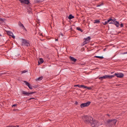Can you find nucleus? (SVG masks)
Returning a JSON list of instances; mask_svg holds the SVG:
<instances>
[{"label": "nucleus", "instance_id": "8", "mask_svg": "<svg viewBox=\"0 0 127 127\" xmlns=\"http://www.w3.org/2000/svg\"><path fill=\"white\" fill-rule=\"evenodd\" d=\"M116 19L114 18L113 19V23L117 27H119V22L116 21Z\"/></svg>", "mask_w": 127, "mask_h": 127}, {"label": "nucleus", "instance_id": "37", "mask_svg": "<svg viewBox=\"0 0 127 127\" xmlns=\"http://www.w3.org/2000/svg\"><path fill=\"white\" fill-rule=\"evenodd\" d=\"M28 72V70H24V73L27 72Z\"/></svg>", "mask_w": 127, "mask_h": 127}, {"label": "nucleus", "instance_id": "35", "mask_svg": "<svg viewBox=\"0 0 127 127\" xmlns=\"http://www.w3.org/2000/svg\"><path fill=\"white\" fill-rule=\"evenodd\" d=\"M86 88H87L89 90H90L91 89V87H87Z\"/></svg>", "mask_w": 127, "mask_h": 127}, {"label": "nucleus", "instance_id": "3", "mask_svg": "<svg viewBox=\"0 0 127 127\" xmlns=\"http://www.w3.org/2000/svg\"><path fill=\"white\" fill-rule=\"evenodd\" d=\"M114 77V75H105L103 76L100 77L99 79L102 80L104 79H106L107 78H111Z\"/></svg>", "mask_w": 127, "mask_h": 127}, {"label": "nucleus", "instance_id": "33", "mask_svg": "<svg viewBox=\"0 0 127 127\" xmlns=\"http://www.w3.org/2000/svg\"><path fill=\"white\" fill-rule=\"evenodd\" d=\"M11 36L14 39L15 38V36L13 34V35H12Z\"/></svg>", "mask_w": 127, "mask_h": 127}, {"label": "nucleus", "instance_id": "22", "mask_svg": "<svg viewBox=\"0 0 127 127\" xmlns=\"http://www.w3.org/2000/svg\"><path fill=\"white\" fill-rule=\"evenodd\" d=\"M100 22L99 20H96L95 21L94 23H99Z\"/></svg>", "mask_w": 127, "mask_h": 127}, {"label": "nucleus", "instance_id": "23", "mask_svg": "<svg viewBox=\"0 0 127 127\" xmlns=\"http://www.w3.org/2000/svg\"><path fill=\"white\" fill-rule=\"evenodd\" d=\"M76 29L79 31H80L82 32H83V31L79 27H77L76 28Z\"/></svg>", "mask_w": 127, "mask_h": 127}, {"label": "nucleus", "instance_id": "13", "mask_svg": "<svg viewBox=\"0 0 127 127\" xmlns=\"http://www.w3.org/2000/svg\"><path fill=\"white\" fill-rule=\"evenodd\" d=\"M70 59L71 60L75 62L77 60L76 59L74 58L73 57L70 56Z\"/></svg>", "mask_w": 127, "mask_h": 127}, {"label": "nucleus", "instance_id": "34", "mask_svg": "<svg viewBox=\"0 0 127 127\" xmlns=\"http://www.w3.org/2000/svg\"><path fill=\"white\" fill-rule=\"evenodd\" d=\"M120 25L121 27H122L123 26V24H121Z\"/></svg>", "mask_w": 127, "mask_h": 127}, {"label": "nucleus", "instance_id": "41", "mask_svg": "<svg viewBox=\"0 0 127 127\" xmlns=\"http://www.w3.org/2000/svg\"><path fill=\"white\" fill-rule=\"evenodd\" d=\"M58 40V39H55V41H57Z\"/></svg>", "mask_w": 127, "mask_h": 127}, {"label": "nucleus", "instance_id": "1", "mask_svg": "<svg viewBox=\"0 0 127 127\" xmlns=\"http://www.w3.org/2000/svg\"><path fill=\"white\" fill-rule=\"evenodd\" d=\"M91 118V120L92 119L93 120V118H91L90 117H89L88 116H85L83 117V118L85 122L86 123H88L90 125H91L92 127H97L99 125V123L96 121L93 120L92 122H90V120L88 119L90 118Z\"/></svg>", "mask_w": 127, "mask_h": 127}, {"label": "nucleus", "instance_id": "6", "mask_svg": "<svg viewBox=\"0 0 127 127\" xmlns=\"http://www.w3.org/2000/svg\"><path fill=\"white\" fill-rule=\"evenodd\" d=\"M24 46L29 47L30 46V43L29 41L24 39Z\"/></svg>", "mask_w": 127, "mask_h": 127}, {"label": "nucleus", "instance_id": "18", "mask_svg": "<svg viewBox=\"0 0 127 127\" xmlns=\"http://www.w3.org/2000/svg\"><path fill=\"white\" fill-rule=\"evenodd\" d=\"M74 18V16H72L71 14L69 15L68 17V18L69 19H71Z\"/></svg>", "mask_w": 127, "mask_h": 127}, {"label": "nucleus", "instance_id": "7", "mask_svg": "<svg viewBox=\"0 0 127 127\" xmlns=\"http://www.w3.org/2000/svg\"><path fill=\"white\" fill-rule=\"evenodd\" d=\"M35 93V92H28L26 91H24V95H26L28 96H31V95L32 94Z\"/></svg>", "mask_w": 127, "mask_h": 127}, {"label": "nucleus", "instance_id": "19", "mask_svg": "<svg viewBox=\"0 0 127 127\" xmlns=\"http://www.w3.org/2000/svg\"><path fill=\"white\" fill-rule=\"evenodd\" d=\"M90 37L88 36L87 38L85 39V40L88 43L89 42V41L90 39Z\"/></svg>", "mask_w": 127, "mask_h": 127}, {"label": "nucleus", "instance_id": "21", "mask_svg": "<svg viewBox=\"0 0 127 127\" xmlns=\"http://www.w3.org/2000/svg\"><path fill=\"white\" fill-rule=\"evenodd\" d=\"M43 78V77L41 76L38 78L37 79H36V80L38 81H40L41 80H42Z\"/></svg>", "mask_w": 127, "mask_h": 127}, {"label": "nucleus", "instance_id": "30", "mask_svg": "<svg viewBox=\"0 0 127 127\" xmlns=\"http://www.w3.org/2000/svg\"><path fill=\"white\" fill-rule=\"evenodd\" d=\"M22 3H24V0H19Z\"/></svg>", "mask_w": 127, "mask_h": 127}, {"label": "nucleus", "instance_id": "12", "mask_svg": "<svg viewBox=\"0 0 127 127\" xmlns=\"http://www.w3.org/2000/svg\"><path fill=\"white\" fill-rule=\"evenodd\" d=\"M44 62L43 59L42 58L39 59V60L38 61V64H42Z\"/></svg>", "mask_w": 127, "mask_h": 127}, {"label": "nucleus", "instance_id": "43", "mask_svg": "<svg viewBox=\"0 0 127 127\" xmlns=\"http://www.w3.org/2000/svg\"><path fill=\"white\" fill-rule=\"evenodd\" d=\"M24 73V71H22V73Z\"/></svg>", "mask_w": 127, "mask_h": 127}, {"label": "nucleus", "instance_id": "36", "mask_svg": "<svg viewBox=\"0 0 127 127\" xmlns=\"http://www.w3.org/2000/svg\"><path fill=\"white\" fill-rule=\"evenodd\" d=\"M16 105H17V104H14L13 105H12V107H13L14 106H16Z\"/></svg>", "mask_w": 127, "mask_h": 127}, {"label": "nucleus", "instance_id": "15", "mask_svg": "<svg viewBox=\"0 0 127 127\" xmlns=\"http://www.w3.org/2000/svg\"><path fill=\"white\" fill-rule=\"evenodd\" d=\"M18 25L20 27H22L23 28L24 27L23 24H22L20 21L18 22Z\"/></svg>", "mask_w": 127, "mask_h": 127}, {"label": "nucleus", "instance_id": "2", "mask_svg": "<svg viewBox=\"0 0 127 127\" xmlns=\"http://www.w3.org/2000/svg\"><path fill=\"white\" fill-rule=\"evenodd\" d=\"M117 120L115 119L109 120L107 122V125L109 126H112V125H115Z\"/></svg>", "mask_w": 127, "mask_h": 127}, {"label": "nucleus", "instance_id": "24", "mask_svg": "<svg viewBox=\"0 0 127 127\" xmlns=\"http://www.w3.org/2000/svg\"><path fill=\"white\" fill-rule=\"evenodd\" d=\"M80 86H81V88L82 87V88H86L87 87V86H85L83 85H81Z\"/></svg>", "mask_w": 127, "mask_h": 127}, {"label": "nucleus", "instance_id": "31", "mask_svg": "<svg viewBox=\"0 0 127 127\" xmlns=\"http://www.w3.org/2000/svg\"><path fill=\"white\" fill-rule=\"evenodd\" d=\"M34 99V97H31L30 98H29L28 99V100H31V99Z\"/></svg>", "mask_w": 127, "mask_h": 127}, {"label": "nucleus", "instance_id": "11", "mask_svg": "<svg viewBox=\"0 0 127 127\" xmlns=\"http://www.w3.org/2000/svg\"><path fill=\"white\" fill-rule=\"evenodd\" d=\"M31 6H28L27 8V10H28V12L29 13H32L31 11L32 10V8L31 7Z\"/></svg>", "mask_w": 127, "mask_h": 127}, {"label": "nucleus", "instance_id": "28", "mask_svg": "<svg viewBox=\"0 0 127 127\" xmlns=\"http://www.w3.org/2000/svg\"><path fill=\"white\" fill-rule=\"evenodd\" d=\"M21 40L22 42V45H23V43H24V39H21Z\"/></svg>", "mask_w": 127, "mask_h": 127}, {"label": "nucleus", "instance_id": "9", "mask_svg": "<svg viewBox=\"0 0 127 127\" xmlns=\"http://www.w3.org/2000/svg\"><path fill=\"white\" fill-rule=\"evenodd\" d=\"M24 83L31 90H32V86L29 83L27 82L24 81Z\"/></svg>", "mask_w": 127, "mask_h": 127}, {"label": "nucleus", "instance_id": "39", "mask_svg": "<svg viewBox=\"0 0 127 127\" xmlns=\"http://www.w3.org/2000/svg\"><path fill=\"white\" fill-rule=\"evenodd\" d=\"M75 104H78V102H75Z\"/></svg>", "mask_w": 127, "mask_h": 127}, {"label": "nucleus", "instance_id": "45", "mask_svg": "<svg viewBox=\"0 0 127 127\" xmlns=\"http://www.w3.org/2000/svg\"><path fill=\"white\" fill-rule=\"evenodd\" d=\"M1 36V35L0 34V36Z\"/></svg>", "mask_w": 127, "mask_h": 127}, {"label": "nucleus", "instance_id": "40", "mask_svg": "<svg viewBox=\"0 0 127 127\" xmlns=\"http://www.w3.org/2000/svg\"><path fill=\"white\" fill-rule=\"evenodd\" d=\"M2 73H0V76H1V75H2Z\"/></svg>", "mask_w": 127, "mask_h": 127}, {"label": "nucleus", "instance_id": "20", "mask_svg": "<svg viewBox=\"0 0 127 127\" xmlns=\"http://www.w3.org/2000/svg\"><path fill=\"white\" fill-rule=\"evenodd\" d=\"M94 57L100 58V59H102L104 58V57L103 56H95Z\"/></svg>", "mask_w": 127, "mask_h": 127}, {"label": "nucleus", "instance_id": "10", "mask_svg": "<svg viewBox=\"0 0 127 127\" xmlns=\"http://www.w3.org/2000/svg\"><path fill=\"white\" fill-rule=\"evenodd\" d=\"M24 4L27 5L28 6H31L32 5L30 3L29 0H24Z\"/></svg>", "mask_w": 127, "mask_h": 127}, {"label": "nucleus", "instance_id": "25", "mask_svg": "<svg viewBox=\"0 0 127 127\" xmlns=\"http://www.w3.org/2000/svg\"><path fill=\"white\" fill-rule=\"evenodd\" d=\"M19 127V126L18 125H16L15 126H11L8 127Z\"/></svg>", "mask_w": 127, "mask_h": 127}, {"label": "nucleus", "instance_id": "42", "mask_svg": "<svg viewBox=\"0 0 127 127\" xmlns=\"http://www.w3.org/2000/svg\"><path fill=\"white\" fill-rule=\"evenodd\" d=\"M61 35H62V36H63V33H61Z\"/></svg>", "mask_w": 127, "mask_h": 127}, {"label": "nucleus", "instance_id": "4", "mask_svg": "<svg viewBox=\"0 0 127 127\" xmlns=\"http://www.w3.org/2000/svg\"><path fill=\"white\" fill-rule=\"evenodd\" d=\"M91 102L90 101H88L87 102L81 104L80 106L81 108L85 107L88 106L90 104Z\"/></svg>", "mask_w": 127, "mask_h": 127}, {"label": "nucleus", "instance_id": "17", "mask_svg": "<svg viewBox=\"0 0 127 127\" xmlns=\"http://www.w3.org/2000/svg\"><path fill=\"white\" fill-rule=\"evenodd\" d=\"M88 42H87L85 40L83 42V43L81 45V46H84L85 45L87 44Z\"/></svg>", "mask_w": 127, "mask_h": 127}, {"label": "nucleus", "instance_id": "27", "mask_svg": "<svg viewBox=\"0 0 127 127\" xmlns=\"http://www.w3.org/2000/svg\"><path fill=\"white\" fill-rule=\"evenodd\" d=\"M81 85H75L74 86L75 87H79L80 88H81Z\"/></svg>", "mask_w": 127, "mask_h": 127}, {"label": "nucleus", "instance_id": "5", "mask_svg": "<svg viewBox=\"0 0 127 127\" xmlns=\"http://www.w3.org/2000/svg\"><path fill=\"white\" fill-rule=\"evenodd\" d=\"M114 75L116 76L117 77L121 78L124 76V75L122 73H115Z\"/></svg>", "mask_w": 127, "mask_h": 127}, {"label": "nucleus", "instance_id": "38", "mask_svg": "<svg viewBox=\"0 0 127 127\" xmlns=\"http://www.w3.org/2000/svg\"><path fill=\"white\" fill-rule=\"evenodd\" d=\"M24 32H25V31L26 32H27V30L24 27Z\"/></svg>", "mask_w": 127, "mask_h": 127}, {"label": "nucleus", "instance_id": "44", "mask_svg": "<svg viewBox=\"0 0 127 127\" xmlns=\"http://www.w3.org/2000/svg\"><path fill=\"white\" fill-rule=\"evenodd\" d=\"M22 93L23 94H24V91H22Z\"/></svg>", "mask_w": 127, "mask_h": 127}, {"label": "nucleus", "instance_id": "46", "mask_svg": "<svg viewBox=\"0 0 127 127\" xmlns=\"http://www.w3.org/2000/svg\"><path fill=\"white\" fill-rule=\"evenodd\" d=\"M107 115H108V116H109V115L108 114Z\"/></svg>", "mask_w": 127, "mask_h": 127}, {"label": "nucleus", "instance_id": "14", "mask_svg": "<svg viewBox=\"0 0 127 127\" xmlns=\"http://www.w3.org/2000/svg\"><path fill=\"white\" fill-rule=\"evenodd\" d=\"M111 20V19L110 18L107 21H106L105 22L103 23V24L104 25H105L110 22V21Z\"/></svg>", "mask_w": 127, "mask_h": 127}, {"label": "nucleus", "instance_id": "26", "mask_svg": "<svg viewBox=\"0 0 127 127\" xmlns=\"http://www.w3.org/2000/svg\"><path fill=\"white\" fill-rule=\"evenodd\" d=\"M113 20V19H111V20L110 21V22H108V23L109 24H113V20Z\"/></svg>", "mask_w": 127, "mask_h": 127}, {"label": "nucleus", "instance_id": "29", "mask_svg": "<svg viewBox=\"0 0 127 127\" xmlns=\"http://www.w3.org/2000/svg\"><path fill=\"white\" fill-rule=\"evenodd\" d=\"M103 5V4L102 3V4H100L99 5H97L96 6V7H99L100 6H102V5Z\"/></svg>", "mask_w": 127, "mask_h": 127}, {"label": "nucleus", "instance_id": "32", "mask_svg": "<svg viewBox=\"0 0 127 127\" xmlns=\"http://www.w3.org/2000/svg\"><path fill=\"white\" fill-rule=\"evenodd\" d=\"M126 54H127V52H125L123 53H122L121 54L124 55Z\"/></svg>", "mask_w": 127, "mask_h": 127}, {"label": "nucleus", "instance_id": "16", "mask_svg": "<svg viewBox=\"0 0 127 127\" xmlns=\"http://www.w3.org/2000/svg\"><path fill=\"white\" fill-rule=\"evenodd\" d=\"M7 32L8 34L9 35L11 36L12 35H13V33L11 31H7Z\"/></svg>", "mask_w": 127, "mask_h": 127}]
</instances>
